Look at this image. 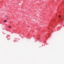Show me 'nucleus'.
Returning <instances> with one entry per match:
<instances>
[{"label": "nucleus", "instance_id": "nucleus-1", "mask_svg": "<svg viewBox=\"0 0 64 64\" xmlns=\"http://www.w3.org/2000/svg\"><path fill=\"white\" fill-rule=\"evenodd\" d=\"M6 22H7V21H6V20H4V23Z\"/></svg>", "mask_w": 64, "mask_h": 64}, {"label": "nucleus", "instance_id": "nucleus-3", "mask_svg": "<svg viewBox=\"0 0 64 64\" xmlns=\"http://www.w3.org/2000/svg\"><path fill=\"white\" fill-rule=\"evenodd\" d=\"M59 17L60 18L61 17V16L60 15L59 16Z\"/></svg>", "mask_w": 64, "mask_h": 64}, {"label": "nucleus", "instance_id": "nucleus-6", "mask_svg": "<svg viewBox=\"0 0 64 64\" xmlns=\"http://www.w3.org/2000/svg\"><path fill=\"white\" fill-rule=\"evenodd\" d=\"M9 18L8 17L7 18Z\"/></svg>", "mask_w": 64, "mask_h": 64}, {"label": "nucleus", "instance_id": "nucleus-4", "mask_svg": "<svg viewBox=\"0 0 64 64\" xmlns=\"http://www.w3.org/2000/svg\"><path fill=\"white\" fill-rule=\"evenodd\" d=\"M10 27H11V26H9V28H10Z\"/></svg>", "mask_w": 64, "mask_h": 64}, {"label": "nucleus", "instance_id": "nucleus-2", "mask_svg": "<svg viewBox=\"0 0 64 64\" xmlns=\"http://www.w3.org/2000/svg\"><path fill=\"white\" fill-rule=\"evenodd\" d=\"M63 19H61L60 20V21H61V22H63Z\"/></svg>", "mask_w": 64, "mask_h": 64}, {"label": "nucleus", "instance_id": "nucleus-5", "mask_svg": "<svg viewBox=\"0 0 64 64\" xmlns=\"http://www.w3.org/2000/svg\"><path fill=\"white\" fill-rule=\"evenodd\" d=\"M8 17V16H6V17Z\"/></svg>", "mask_w": 64, "mask_h": 64}]
</instances>
